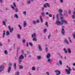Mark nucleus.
I'll return each mask as SVG.
<instances>
[{
  "instance_id": "obj_1",
  "label": "nucleus",
  "mask_w": 75,
  "mask_h": 75,
  "mask_svg": "<svg viewBox=\"0 0 75 75\" xmlns=\"http://www.w3.org/2000/svg\"><path fill=\"white\" fill-rule=\"evenodd\" d=\"M59 14H58L57 15L56 22L55 23V24H57V25H63V22L59 21Z\"/></svg>"
},
{
  "instance_id": "obj_2",
  "label": "nucleus",
  "mask_w": 75,
  "mask_h": 75,
  "mask_svg": "<svg viewBox=\"0 0 75 75\" xmlns=\"http://www.w3.org/2000/svg\"><path fill=\"white\" fill-rule=\"evenodd\" d=\"M60 17L61 21L62 23H63V24H64V23H65L66 24H68V21H65V19H64V17H63V15L61 13H60Z\"/></svg>"
},
{
  "instance_id": "obj_3",
  "label": "nucleus",
  "mask_w": 75,
  "mask_h": 75,
  "mask_svg": "<svg viewBox=\"0 0 75 75\" xmlns=\"http://www.w3.org/2000/svg\"><path fill=\"white\" fill-rule=\"evenodd\" d=\"M67 68L68 69H66L65 70V71L66 72L67 74H70L71 73V71H72L71 68L68 66H67Z\"/></svg>"
},
{
  "instance_id": "obj_4",
  "label": "nucleus",
  "mask_w": 75,
  "mask_h": 75,
  "mask_svg": "<svg viewBox=\"0 0 75 75\" xmlns=\"http://www.w3.org/2000/svg\"><path fill=\"white\" fill-rule=\"evenodd\" d=\"M24 56H23V55H21L19 57L18 59V61L19 62V63L20 64H21V62H22V60L24 59Z\"/></svg>"
},
{
  "instance_id": "obj_5",
  "label": "nucleus",
  "mask_w": 75,
  "mask_h": 75,
  "mask_svg": "<svg viewBox=\"0 0 75 75\" xmlns=\"http://www.w3.org/2000/svg\"><path fill=\"white\" fill-rule=\"evenodd\" d=\"M8 28L10 31V33H13L14 31V28H11L10 25H9L8 26Z\"/></svg>"
},
{
  "instance_id": "obj_6",
  "label": "nucleus",
  "mask_w": 75,
  "mask_h": 75,
  "mask_svg": "<svg viewBox=\"0 0 75 75\" xmlns=\"http://www.w3.org/2000/svg\"><path fill=\"white\" fill-rule=\"evenodd\" d=\"M62 34L63 35H65V30H64V26H62L61 30Z\"/></svg>"
},
{
  "instance_id": "obj_7",
  "label": "nucleus",
  "mask_w": 75,
  "mask_h": 75,
  "mask_svg": "<svg viewBox=\"0 0 75 75\" xmlns=\"http://www.w3.org/2000/svg\"><path fill=\"white\" fill-rule=\"evenodd\" d=\"M11 8H13V10H15V11L16 12V13H18V8H16V9L14 8V7L13 6L11 5Z\"/></svg>"
},
{
  "instance_id": "obj_8",
  "label": "nucleus",
  "mask_w": 75,
  "mask_h": 75,
  "mask_svg": "<svg viewBox=\"0 0 75 75\" xmlns=\"http://www.w3.org/2000/svg\"><path fill=\"white\" fill-rule=\"evenodd\" d=\"M4 66L3 65H1L0 67V72H1V71H3L4 70Z\"/></svg>"
},
{
  "instance_id": "obj_9",
  "label": "nucleus",
  "mask_w": 75,
  "mask_h": 75,
  "mask_svg": "<svg viewBox=\"0 0 75 75\" xmlns=\"http://www.w3.org/2000/svg\"><path fill=\"white\" fill-rule=\"evenodd\" d=\"M74 11L73 12V14L72 16V18L73 19H75V8L74 9Z\"/></svg>"
},
{
  "instance_id": "obj_10",
  "label": "nucleus",
  "mask_w": 75,
  "mask_h": 75,
  "mask_svg": "<svg viewBox=\"0 0 75 75\" xmlns=\"http://www.w3.org/2000/svg\"><path fill=\"white\" fill-rule=\"evenodd\" d=\"M47 62L48 63H49L50 64H51L52 62V59L50 58H49L47 60Z\"/></svg>"
},
{
  "instance_id": "obj_11",
  "label": "nucleus",
  "mask_w": 75,
  "mask_h": 75,
  "mask_svg": "<svg viewBox=\"0 0 75 75\" xmlns=\"http://www.w3.org/2000/svg\"><path fill=\"white\" fill-rule=\"evenodd\" d=\"M55 72H56V73H57V75H59L61 74V72H60V71H59V70H55Z\"/></svg>"
},
{
  "instance_id": "obj_12",
  "label": "nucleus",
  "mask_w": 75,
  "mask_h": 75,
  "mask_svg": "<svg viewBox=\"0 0 75 75\" xmlns=\"http://www.w3.org/2000/svg\"><path fill=\"white\" fill-rule=\"evenodd\" d=\"M33 0H28L27 2V4H30L31 3V2H33Z\"/></svg>"
},
{
  "instance_id": "obj_13",
  "label": "nucleus",
  "mask_w": 75,
  "mask_h": 75,
  "mask_svg": "<svg viewBox=\"0 0 75 75\" xmlns=\"http://www.w3.org/2000/svg\"><path fill=\"white\" fill-rule=\"evenodd\" d=\"M27 23L25 21H24L23 22V27H25L27 26Z\"/></svg>"
},
{
  "instance_id": "obj_14",
  "label": "nucleus",
  "mask_w": 75,
  "mask_h": 75,
  "mask_svg": "<svg viewBox=\"0 0 75 75\" xmlns=\"http://www.w3.org/2000/svg\"><path fill=\"white\" fill-rule=\"evenodd\" d=\"M38 47L39 51H42V47H41V45H38Z\"/></svg>"
},
{
  "instance_id": "obj_15",
  "label": "nucleus",
  "mask_w": 75,
  "mask_h": 75,
  "mask_svg": "<svg viewBox=\"0 0 75 75\" xmlns=\"http://www.w3.org/2000/svg\"><path fill=\"white\" fill-rule=\"evenodd\" d=\"M7 20H5L4 21H3V24L4 25H5V27H6V22H7Z\"/></svg>"
},
{
  "instance_id": "obj_16",
  "label": "nucleus",
  "mask_w": 75,
  "mask_h": 75,
  "mask_svg": "<svg viewBox=\"0 0 75 75\" xmlns=\"http://www.w3.org/2000/svg\"><path fill=\"white\" fill-rule=\"evenodd\" d=\"M59 63H57V65H58L59 66V65H62V61H61L60 60L59 61Z\"/></svg>"
},
{
  "instance_id": "obj_17",
  "label": "nucleus",
  "mask_w": 75,
  "mask_h": 75,
  "mask_svg": "<svg viewBox=\"0 0 75 75\" xmlns=\"http://www.w3.org/2000/svg\"><path fill=\"white\" fill-rule=\"evenodd\" d=\"M50 57H51V54L50 53H48L47 55V59H48L50 58Z\"/></svg>"
},
{
  "instance_id": "obj_18",
  "label": "nucleus",
  "mask_w": 75,
  "mask_h": 75,
  "mask_svg": "<svg viewBox=\"0 0 75 75\" xmlns=\"http://www.w3.org/2000/svg\"><path fill=\"white\" fill-rule=\"evenodd\" d=\"M64 41L65 43H66V44H69V42H68V40H67L66 39H65L64 40Z\"/></svg>"
},
{
  "instance_id": "obj_19",
  "label": "nucleus",
  "mask_w": 75,
  "mask_h": 75,
  "mask_svg": "<svg viewBox=\"0 0 75 75\" xmlns=\"http://www.w3.org/2000/svg\"><path fill=\"white\" fill-rule=\"evenodd\" d=\"M67 50L69 54H71V48H68L67 49Z\"/></svg>"
},
{
  "instance_id": "obj_20",
  "label": "nucleus",
  "mask_w": 75,
  "mask_h": 75,
  "mask_svg": "<svg viewBox=\"0 0 75 75\" xmlns=\"http://www.w3.org/2000/svg\"><path fill=\"white\" fill-rule=\"evenodd\" d=\"M37 37V35L35 33H34L32 35V38H33V37Z\"/></svg>"
},
{
  "instance_id": "obj_21",
  "label": "nucleus",
  "mask_w": 75,
  "mask_h": 75,
  "mask_svg": "<svg viewBox=\"0 0 75 75\" xmlns=\"http://www.w3.org/2000/svg\"><path fill=\"white\" fill-rule=\"evenodd\" d=\"M10 71H11V67L10 66L8 67V72L10 73Z\"/></svg>"
},
{
  "instance_id": "obj_22",
  "label": "nucleus",
  "mask_w": 75,
  "mask_h": 75,
  "mask_svg": "<svg viewBox=\"0 0 75 75\" xmlns=\"http://www.w3.org/2000/svg\"><path fill=\"white\" fill-rule=\"evenodd\" d=\"M63 50L64 51V52H65L66 54H67L68 53V51H67V50H66V48H64Z\"/></svg>"
},
{
  "instance_id": "obj_23",
  "label": "nucleus",
  "mask_w": 75,
  "mask_h": 75,
  "mask_svg": "<svg viewBox=\"0 0 75 75\" xmlns=\"http://www.w3.org/2000/svg\"><path fill=\"white\" fill-rule=\"evenodd\" d=\"M4 52L5 55H7V54H8V51H7V50H5Z\"/></svg>"
},
{
  "instance_id": "obj_24",
  "label": "nucleus",
  "mask_w": 75,
  "mask_h": 75,
  "mask_svg": "<svg viewBox=\"0 0 75 75\" xmlns=\"http://www.w3.org/2000/svg\"><path fill=\"white\" fill-rule=\"evenodd\" d=\"M57 54L59 56H60V57H61L62 58H63V57H62V56L61 55V54L60 53H59V52H58L57 53Z\"/></svg>"
},
{
  "instance_id": "obj_25",
  "label": "nucleus",
  "mask_w": 75,
  "mask_h": 75,
  "mask_svg": "<svg viewBox=\"0 0 75 75\" xmlns=\"http://www.w3.org/2000/svg\"><path fill=\"white\" fill-rule=\"evenodd\" d=\"M41 56H38L37 57V59H41L42 58Z\"/></svg>"
},
{
  "instance_id": "obj_26",
  "label": "nucleus",
  "mask_w": 75,
  "mask_h": 75,
  "mask_svg": "<svg viewBox=\"0 0 75 75\" xmlns=\"http://www.w3.org/2000/svg\"><path fill=\"white\" fill-rule=\"evenodd\" d=\"M16 63H14L13 65V68H14L15 69H16Z\"/></svg>"
},
{
  "instance_id": "obj_27",
  "label": "nucleus",
  "mask_w": 75,
  "mask_h": 75,
  "mask_svg": "<svg viewBox=\"0 0 75 75\" xmlns=\"http://www.w3.org/2000/svg\"><path fill=\"white\" fill-rule=\"evenodd\" d=\"M19 68L20 69H23V65H19Z\"/></svg>"
},
{
  "instance_id": "obj_28",
  "label": "nucleus",
  "mask_w": 75,
  "mask_h": 75,
  "mask_svg": "<svg viewBox=\"0 0 75 75\" xmlns=\"http://www.w3.org/2000/svg\"><path fill=\"white\" fill-rule=\"evenodd\" d=\"M32 23L34 24H37L36 21H35V20H34L33 21Z\"/></svg>"
},
{
  "instance_id": "obj_29",
  "label": "nucleus",
  "mask_w": 75,
  "mask_h": 75,
  "mask_svg": "<svg viewBox=\"0 0 75 75\" xmlns=\"http://www.w3.org/2000/svg\"><path fill=\"white\" fill-rule=\"evenodd\" d=\"M45 50L46 52H48V48L47 47H46Z\"/></svg>"
},
{
  "instance_id": "obj_30",
  "label": "nucleus",
  "mask_w": 75,
  "mask_h": 75,
  "mask_svg": "<svg viewBox=\"0 0 75 75\" xmlns=\"http://www.w3.org/2000/svg\"><path fill=\"white\" fill-rule=\"evenodd\" d=\"M10 34V32L8 31H7L6 32V35H9Z\"/></svg>"
},
{
  "instance_id": "obj_31",
  "label": "nucleus",
  "mask_w": 75,
  "mask_h": 75,
  "mask_svg": "<svg viewBox=\"0 0 75 75\" xmlns=\"http://www.w3.org/2000/svg\"><path fill=\"white\" fill-rule=\"evenodd\" d=\"M18 26V27L19 28V29L20 30H22V27L21 26V25H20L19 24Z\"/></svg>"
},
{
  "instance_id": "obj_32",
  "label": "nucleus",
  "mask_w": 75,
  "mask_h": 75,
  "mask_svg": "<svg viewBox=\"0 0 75 75\" xmlns=\"http://www.w3.org/2000/svg\"><path fill=\"white\" fill-rule=\"evenodd\" d=\"M40 18L41 22H42V23L43 22V20L42 19V16H40Z\"/></svg>"
},
{
  "instance_id": "obj_33",
  "label": "nucleus",
  "mask_w": 75,
  "mask_h": 75,
  "mask_svg": "<svg viewBox=\"0 0 75 75\" xmlns=\"http://www.w3.org/2000/svg\"><path fill=\"white\" fill-rule=\"evenodd\" d=\"M59 13H62L63 12V10H62V9H59Z\"/></svg>"
},
{
  "instance_id": "obj_34",
  "label": "nucleus",
  "mask_w": 75,
  "mask_h": 75,
  "mask_svg": "<svg viewBox=\"0 0 75 75\" xmlns=\"http://www.w3.org/2000/svg\"><path fill=\"white\" fill-rule=\"evenodd\" d=\"M73 37L74 39H75V31L74 32V33H73L72 34Z\"/></svg>"
},
{
  "instance_id": "obj_35",
  "label": "nucleus",
  "mask_w": 75,
  "mask_h": 75,
  "mask_svg": "<svg viewBox=\"0 0 75 75\" xmlns=\"http://www.w3.org/2000/svg\"><path fill=\"white\" fill-rule=\"evenodd\" d=\"M32 71H35V67H33L32 68Z\"/></svg>"
},
{
  "instance_id": "obj_36",
  "label": "nucleus",
  "mask_w": 75,
  "mask_h": 75,
  "mask_svg": "<svg viewBox=\"0 0 75 75\" xmlns=\"http://www.w3.org/2000/svg\"><path fill=\"white\" fill-rule=\"evenodd\" d=\"M5 37V30H4L3 34V37L4 38Z\"/></svg>"
},
{
  "instance_id": "obj_37",
  "label": "nucleus",
  "mask_w": 75,
  "mask_h": 75,
  "mask_svg": "<svg viewBox=\"0 0 75 75\" xmlns=\"http://www.w3.org/2000/svg\"><path fill=\"white\" fill-rule=\"evenodd\" d=\"M14 16L16 18H18V15H17V14H15L14 15Z\"/></svg>"
},
{
  "instance_id": "obj_38",
  "label": "nucleus",
  "mask_w": 75,
  "mask_h": 75,
  "mask_svg": "<svg viewBox=\"0 0 75 75\" xmlns=\"http://www.w3.org/2000/svg\"><path fill=\"white\" fill-rule=\"evenodd\" d=\"M45 25H46V27H48V22H47L45 23Z\"/></svg>"
},
{
  "instance_id": "obj_39",
  "label": "nucleus",
  "mask_w": 75,
  "mask_h": 75,
  "mask_svg": "<svg viewBox=\"0 0 75 75\" xmlns=\"http://www.w3.org/2000/svg\"><path fill=\"white\" fill-rule=\"evenodd\" d=\"M41 15L42 16H45V13L44 12H42L41 13Z\"/></svg>"
},
{
  "instance_id": "obj_40",
  "label": "nucleus",
  "mask_w": 75,
  "mask_h": 75,
  "mask_svg": "<svg viewBox=\"0 0 75 75\" xmlns=\"http://www.w3.org/2000/svg\"><path fill=\"white\" fill-rule=\"evenodd\" d=\"M51 36V33H50L49 35L48 36V38L50 39Z\"/></svg>"
},
{
  "instance_id": "obj_41",
  "label": "nucleus",
  "mask_w": 75,
  "mask_h": 75,
  "mask_svg": "<svg viewBox=\"0 0 75 75\" xmlns=\"http://www.w3.org/2000/svg\"><path fill=\"white\" fill-rule=\"evenodd\" d=\"M17 37L18 38L20 39V38L21 37V36H20V34H18L17 35Z\"/></svg>"
},
{
  "instance_id": "obj_42",
  "label": "nucleus",
  "mask_w": 75,
  "mask_h": 75,
  "mask_svg": "<svg viewBox=\"0 0 75 75\" xmlns=\"http://www.w3.org/2000/svg\"><path fill=\"white\" fill-rule=\"evenodd\" d=\"M36 23H40V20L39 19H38L36 20Z\"/></svg>"
},
{
  "instance_id": "obj_43",
  "label": "nucleus",
  "mask_w": 75,
  "mask_h": 75,
  "mask_svg": "<svg viewBox=\"0 0 75 75\" xmlns=\"http://www.w3.org/2000/svg\"><path fill=\"white\" fill-rule=\"evenodd\" d=\"M47 29L45 28L43 30V32L44 33H46V32H47Z\"/></svg>"
},
{
  "instance_id": "obj_44",
  "label": "nucleus",
  "mask_w": 75,
  "mask_h": 75,
  "mask_svg": "<svg viewBox=\"0 0 75 75\" xmlns=\"http://www.w3.org/2000/svg\"><path fill=\"white\" fill-rule=\"evenodd\" d=\"M43 6H44V7L45 8H47V3L45 4H44Z\"/></svg>"
},
{
  "instance_id": "obj_45",
  "label": "nucleus",
  "mask_w": 75,
  "mask_h": 75,
  "mask_svg": "<svg viewBox=\"0 0 75 75\" xmlns=\"http://www.w3.org/2000/svg\"><path fill=\"white\" fill-rule=\"evenodd\" d=\"M26 11H23V14H24V15H25V16H26Z\"/></svg>"
},
{
  "instance_id": "obj_46",
  "label": "nucleus",
  "mask_w": 75,
  "mask_h": 75,
  "mask_svg": "<svg viewBox=\"0 0 75 75\" xmlns=\"http://www.w3.org/2000/svg\"><path fill=\"white\" fill-rule=\"evenodd\" d=\"M13 4L15 7H16V4L15 2H13Z\"/></svg>"
},
{
  "instance_id": "obj_47",
  "label": "nucleus",
  "mask_w": 75,
  "mask_h": 75,
  "mask_svg": "<svg viewBox=\"0 0 75 75\" xmlns=\"http://www.w3.org/2000/svg\"><path fill=\"white\" fill-rule=\"evenodd\" d=\"M25 40L23 39L22 40V43H23V44H25Z\"/></svg>"
},
{
  "instance_id": "obj_48",
  "label": "nucleus",
  "mask_w": 75,
  "mask_h": 75,
  "mask_svg": "<svg viewBox=\"0 0 75 75\" xmlns=\"http://www.w3.org/2000/svg\"><path fill=\"white\" fill-rule=\"evenodd\" d=\"M33 41H37V39L35 38V37L33 39Z\"/></svg>"
},
{
  "instance_id": "obj_49",
  "label": "nucleus",
  "mask_w": 75,
  "mask_h": 75,
  "mask_svg": "<svg viewBox=\"0 0 75 75\" xmlns=\"http://www.w3.org/2000/svg\"><path fill=\"white\" fill-rule=\"evenodd\" d=\"M71 10L69 9V14H71Z\"/></svg>"
},
{
  "instance_id": "obj_50",
  "label": "nucleus",
  "mask_w": 75,
  "mask_h": 75,
  "mask_svg": "<svg viewBox=\"0 0 75 75\" xmlns=\"http://www.w3.org/2000/svg\"><path fill=\"white\" fill-rule=\"evenodd\" d=\"M46 5L48 6V7H50V5L48 3H46Z\"/></svg>"
},
{
  "instance_id": "obj_51",
  "label": "nucleus",
  "mask_w": 75,
  "mask_h": 75,
  "mask_svg": "<svg viewBox=\"0 0 75 75\" xmlns=\"http://www.w3.org/2000/svg\"><path fill=\"white\" fill-rule=\"evenodd\" d=\"M19 72H18V71L16 73V75H19Z\"/></svg>"
},
{
  "instance_id": "obj_52",
  "label": "nucleus",
  "mask_w": 75,
  "mask_h": 75,
  "mask_svg": "<svg viewBox=\"0 0 75 75\" xmlns=\"http://www.w3.org/2000/svg\"><path fill=\"white\" fill-rule=\"evenodd\" d=\"M45 9V7H42V10L43 11H44V10Z\"/></svg>"
},
{
  "instance_id": "obj_53",
  "label": "nucleus",
  "mask_w": 75,
  "mask_h": 75,
  "mask_svg": "<svg viewBox=\"0 0 75 75\" xmlns=\"http://www.w3.org/2000/svg\"><path fill=\"white\" fill-rule=\"evenodd\" d=\"M48 16H49V17H52V15H51V14L49 13V14Z\"/></svg>"
},
{
  "instance_id": "obj_54",
  "label": "nucleus",
  "mask_w": 75,
  "mask_h": 75,
  "mask_svg": "<svg viewBox=\"0 0 75 75\" xmlns=\"http://www.w3.org/2000/svg\"><path fill=\"white\" fill-rule=\"evenodd\" d=\"M29 45H30V46H31V47H32V46H33V44H32L31 42L29 43Z\"/></svg>"
},
{
  "instance_id": "obj_55",
  "label": "nucleus",
  "mask_w": 75,
  "mask_h": 75,
  "mask_svg": "<svg viewBox=\"0 0 75 75\" xmlns=\"http://www.w3.org/2000/svg\"><path fill=\"white\" fill-rule=\"evenodd\" d=\"M46 74H47V75H50V73L48 71H47L46 72Z\"/></svg>"
},
{
  "instance_id": "obj_56",
  "label": "nucleus",
  "mask_w": 75,
  "mask_h": 75,
  "mask_svg": "<svg viewBox=\"0 0 75 75\" xmlns=\"http://www.w3.org/2000/svg\"><path fill=\"white\" fill-rule=\"evenodd\" d=\"M60 1L62 3L64 2V1L63 0H60Z\"/></svg>"
},
{
  "instance_id": "obj_57",
  "label": "nucleus",
  "mask_w": 75,
  "mask_h": 75,
  "mask_svg": "<svg viewBox=\"0 0 75 75\" xmlns=\"http://www.w3.org/2000/svg\"><path fill=\"white\" fill-rule=\"evenodd\" d=\"M54 15L53 16V20H55V16H54Z\"/></svg>"
},
{
  "instance_id": "obj_58",
  "label": "nucleus",
  "mask_w": 75,
  "mask_h": 75,
  "mask_svg": "<svg viewBox=\"0 0 75 75\" xmlns=\"http://www.w3.org/2000/svg\"><path fill=\"white\" fill-rule=\"evenodd\" d=\"M0 46H1V47L2 46V43H1V42H0Z\"/></svg>"
},
{
  "instance_id": "obj_59",
  "label": "nucleus",
  "mask_w": 75,
  "mask_h": 75,
  "mask_svg": "<svg viewBox=\"0 0 75 75\" xmlns=\"http://www.w3.org/2000/svg\"><path fill=\"white\" fill-rule=\"evenodd\" d=\"M46 15H49V13L48 12H46Z\"/></svg>"
},
{
  "instance_id": "obj_60",
  "label": "nucleus",
  "mask_w": 75,
  "mask_h": 75,
  "mask_svg": "<svg viewBox=\"0 0 75 75\" xmlns=\"http://www.w3.org/2000/svg\"><path fill=\"white\" fill-rule=\"evenodd\" d=\"M0 1L1 3H3V0H0Z\"/></svg>"
},
{
  "instance_id": "obj_61",
  "label": "nucleus",
  "mask_w": 75,
  "mask_h": 75,
  "mask_svg": "<svg viewBox=\"0 0 75 75\" xmlns=\"http://www.w3.org/2000/svg\"><path fill=\"white\" fill-rule=\"evenodd\" d=\"M17 51L18 52V50H19V47H17Z\"/></svg>"
},
{
  "instance_id": "obj_62",
  "label": "nucleus",
  "mask_w": 75,
  "mask_h": 75,
  "mask_svg": "<svg viewBox=\"0 0 75 75\" xmlns=\"http://www.w3.org/2000/svg\"><path fill=\"white\" fill-rule=\"evenodd\" d=\"M27 57V54H25V57L26 58V57Z\"/></svg>"
},
{
  "instance_id": "obj_63",
  "label": "nucleus",
  "mask_w": 75,
  "mask_h": 75,
  "mask_svg": "<svg viewBox=\"0 0 75 75\" xmlns=\"http://www.w3.org/2000/svg\"><path fill=\"white\" fill-rule=\"evenodd\" d=\"M9 66H11L12 65V64H11V63H9Z\"/></svg>"
},
{
  "instance_id": "obj_64",
  "label": "nucleus",
  "mask_w": 75,
  "mask_h": 75,
  "mask_svg": "<svg viewBox=\"0 0 75 75\" xmlns=\"http://www.w3.org/2000/svg\"><path fill=\"white\" fill-rule=\"evenodd\" d=\"M73 66H75V63H74L73 64Z\"/></svg>"
}]
</instances>
